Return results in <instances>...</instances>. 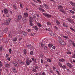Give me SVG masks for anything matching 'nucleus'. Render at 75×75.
I'll return each instance as SVG.
<instances>
[{
  "mask_svg": "<svg viewBox=\"0 0 75 75\" xmlns=\"http://www.w3.org/2000/svg\"><path fill=\"white\" fill-rule=\"evenodd\" d=\"M11 21V20L10 18L7 19L6 21V25H8L10 22Z\"/></svg>",
  "mask_w": 75,
  "mask_h": 75,
  "instance_id": "nucleus-3",
  "label": "nucleus"
},
{
  "mask_svg": "<svg viewBox=\"0 0 75 75\" xmlns=\"http://www.w3.org/2000/svg\"><path fill=\"white\" fill-rule=\"evenodd\" d=\"M59 11L61 12H62V13H64V10L63 9H61L59 10Z\"/></svg>",
  "mask_w": 75,
  "mask_h": 75,
  "instance_id": "nucleus-32",
  "label": "nucleus"
},
{
  "mask_svg": "<svg viewBox=\"0 0 75 75\" xmlns=\"http://www.w3.org/2000/svg\"><path fill=\"white\" fill-rule=\"evenodd\" d=\"M72 58H75V53H74L72 56Z\"/></svg>",
  "mask_w": 75,
  "mask_h": 75,
  "instance_id": "nucleus-50",
  "label": "nucleus"
},
{
  "mask_svg": "<svg viewBox=\"0 0 75 75\" xmlns=\"http://www.w3.org/2000/svg\"><path fill=\"white\" fill-rule=\"evenodd\" d=\"M11 69L14 73H17V70L16 69V68L15 67H12L11 68Z\"/></svg>",
  "mask_w": 75,
  "mask_h": 75,
  "instance_id": "nucleus-4",
  "label": "nucleus"
},
{
  "mask_svg": "<svg viewBox=\"0 0 75 75\" xmlns=\"http://www.w3.org/2000/svg\"><path fill=\"white\" fill-rule=\"evenodd\" d=\"M62 25L64 27H66V28H68L69 26L68 25H67L65 23L63 22L62 23Z\"/></svg>",
  "mask_w": 75,
  "mask_h": 75,
  "instance_id": "nucleus-9",
  "label": "nucleus"
},
{
  "mask_svg": "<svg viewBox=\"0 0 75 75\" xmlns=\"http://www.w3.org/2000/svg\"><path fill=\"white\" fill-rule=\"evenodd\" d=\"M69 11L71 13H72V14H75V12L74 11L72 10H69Z\"/></svg>",
  "mask_w": 75,
  "mask_h": 75,
  "instance_id": "nucleus-38",
  "label": "nucleus"
},
{
  "mask_svg": "<svg viewBox=\"0 0 75 75\" xmlns=\"http://www.w3.org/2000/svg\"><path fill=\"white\" fill-rule=\"evenodd\" d=\"M33 18H34V19H35L36 18V16H35L34 15L33 16Z\"/></svg>",
  "mask_w": 75,
  "mask_h": 75,
  "instance_id": "nucleus-62",
  "label": "nucleus"
},
{
  "mask_svg": "<svg viewBox=\"0 0 75 75\" xmlns=\"http://www.w3.org/2000/svg\"><path fill=\"white\" fill-rule=\"evenodd\" d=\"M13 64L14 66L16 67H18V64L17 62H14Z\"/></svg>",
  "mask_w": 75,
  "mask_h": 75,
  "instance_id": "nucleus-13",
  "label": "nucleus"
},
{
  "mask_svg": "<svg viewBox=\"0 0 75 75\" xmlns=\"http://www.w3.org/2000/svg\"><path fill=\"white\" fill-rule=\"evenodd\" d=\"M38 9L39 10H40V11H42V12H44L45 11L44 9L40 7H39Z\"/></svg>",
  "mask_w": 75,
  "mask_h": 75,
  "instance_id": "nucleus-23",
  "label": "nucleus"
},
{
  "mask_svg": "<svg viewBox=\"0 0 75 75\" xmlns=\"http://www.w3.org/2000/svg\"><path fill=\"white\" fill-rule=\"evenodd\" d=\"M41 61L42 64H43V63H44V60H43L42 59H41Z\"/></svg>",
  "mask_w": 75,
  "mask_h": 75,
  "instance_id": "nucleus-61",
  "label": "nucleus"
},
{
  "mask_svg": "<svg viewBox=\"0 0 75 75\" xmlns=\"http://www.w3.org/2000/svg\"><path fill=\"white\" fill-rule=\"evenodd\" d=\"M47 61L48 62H51V60L49 59L48 58L47 59Z\"/></svg>",
  "mask_w": 75,
  "mask_h": 75,
  "instance_id": "nucleus-39",
  "label": "nucleus"
},
{
  "mask_svg": "<svg viewBox=\"0 0 75 75\" xmlns=\"http://www.w3.org/2000/svg\"><path fill=\"white\" fill-rule=\"evenodd\" d=\"M45 30H46V31H50V30H51V29L50 28H49V29H47L46 28L45 29Z\"/></svg>",
  "mask_w": 75,
  "mask_h": 75,
  "instance_id": "nucleus-56",
  "label": "nucleus"
},
{
  "mask_svg": "<svg viewBox=\"0 0 75 75\" xmlns=\"http://www.w3.org/2000/svg\"><path fill=\"white\" fill-rule=\"evenodd\" d=\"M59 61L60 62H64V61H65V60L64 59H59Z\"/></svg>",
  "mask_w": 75,
  "mask_h": 75,
  "instance_id": "nucleus-37",
  "label": "nucleus"
},
{
  "mask_svg": "<svg viewBox=\"0 0 75 75\" xmlns=\"http://www.w3.org/2000/svg\"><path fill=\"white\" fill-rule=\"evenodd\" d=\"M62 38L61 37H60L59 36L57 37V40L58 41L60 42V41H61V40H62Z\"/></svg>",
  "mask_w": 75,
  "mask_h": 75,
  "instance_id": "nucleus-10",
  "label": "nucleus"
},
{
  "mask_svg": "<svg viewBox=\"0 0 75 75\" xmlns=\"http://www.w3.org/2000/svg\"><path fill=\"white\" fill-rule=\"evenodd\" d=\"M30 55H33V54H34V52H33V51H32L30 52Z\"/></svg>",
  "mask_w": 75,
  "mask_h": 75,
  "instance_id": "nucleus-57",
  "label": "nucleus"
},
{
  "mask_svg": "<svg viewBox=\"0 0 75 75\" xmlns=\"http://www.w3.org/2000/svg\"><path fill=\"white\" fill-rule=\"evenodd\" d=\"M50 35L51 36H54L56 37L57 36V34L53 33H52L50 34Z\"/></svg>",
  "mask_w": 75,
  "mask_h": 75,
  "instance_id": "nucleus-14",
  "label": "nucleus"
},
{
  "mask_svg": "<svg viewBox=\"0 0 75 75\" xmlns=\"http://www.w3.org/2000/svg\"><path fill=\"white\" fill-rule=\"evenodd\" d=\"M59 43L62 45H66V42L64 41V40H61L60 41Z\"/></svg>",
  "mask_w": 75,
  "mask_h": 75,
  "instance_id": "nucleus-2",
  "label": "nucleus"
},
{
  "mask_svg": "<svg viewBox=\"0 0 75 75\" xmlns=\"http://www.w3.org/2000/svg\"><path fill=\"white\" fill-rule=\"evenodd\" d=\"M71 23H74V21H72V20H70V21H69Z\"/></svg>",
  "mask_w": 75,
  "mask_h": 75,
  "instance_id": "nucleus-59",
  "label": "nucleus"
},
{
  "mask_svg": "<svg viewBox=\"0 0 75 75\" xmlns=\"http://www.w3.org/2000/svg\"><path fill=\"white\" fill-rule=\"evenodd\" d=\"M43 48H44V50H48V47H47V46H44L43 47Z\"/></svg>",
  "mask_w": 75,
  "mask_h": 75,
  "instance_id": "nucleus-34",
  "label": "nucleus"
},
{
  "mask_svg": "<svg viewBox=\"0 0 75 75\" xmlns=\"http://www.w3.org/2000/svg\"><path fill=\"white\" fill-rule=\"evenodd\" d=\"M67 54H71V52H70L68 51L67 52Z\"/></svg>",
  "mask_w": 75,
  "mask_h": 75,
  "instance_id": "nucleus-58",
  "label": "nucleus"
},
{
  "mask_svg": "<svg viewBox=\"0 0 75 75\" xmlns=\"http://www.w3.org/2000/svg\"><path fill=\"white\" fill-rule=\"evenodd\" d=\"M44 6L45 8H47V9H48L49 8V7L48 6V5L45 4H44Z\"/></svg>",
  "mask_w": 75,
  "mask_h": 75,
  "instance_id": "nucleus-25",
  "label": "nucleus"
},
{
  "mask_svg": "<svg viewBox=\"0 0 75 75\" xmlns=\"http://www.w3.org/2000/svg\"><path fill=\"white\" fill-rule=\"evenodd\" d=\"M43 15H44V16H46L48 18H49V17L50 18L51 17L50 15H48L47 14H46L45 13H43Z\"/></svg>",
  "mask_w": 75,
  "mask_h": 75,
  "instance_id": "nucleus-8",
  "label": "nucleus"
},
{
  "mask_svg": "<svg viewBox=\"0 0 75 75\" xmlns=\"http://www.w3.org/2000/svg\"><path fill=\"white\" fill-rule=\"evenodd\" d=\"M58 9H59V10H61V9H62V8H63V7L61 5L58 6Z\"/></svg>",
  "mask_w": 75,
  "mask_h": 75,
  "instance_id": "nucleus-17",
  "label": "nucleus"
},
{
  "mask_svg": "<svg viewBox=\"0 0 75 75\" xmlns=\"http://www.w3.org/2000/svg\"><path fill=\"white\" fill-rule=\"evenodd\" d=\"M24 17H25L26 18V17H28V13H24Z\"/></svg>",
  "mask_w": 75,
  "mask_h": 75,
  "instance_id": "nucleus-15",
  "label": "nucleus"
},
{
  "mask_svg": "<svg viewBox=\"0 0 75 75\" xmlns=\"http://www.w3.org/2000/svg\"><path fill=\"white\" fill-rule=\"evenodd\" d=\"M27 31L28 32H29V33H30L31 31V30L30 29H28Z\"/></svg>",
  "mask_w": 75,
  "mask_h": 75,
  "instance_id": "nucleus-53",
  "label": "nucleus"
},
{
  "mask_svg": "<svg viewBox=\"0 0 75 75\" xmlns=\"http://www.w3.org/2000/svg\"><path fill=\"white\" fill-rule=\"evenodd\" d=\"M47 25H52L51 23L49 22H47Z\"/></svg>",
  "mask_w": 75,
  "mask_h": 75,
  "instance_id": "nucleus-41",
  "label": "nucleus"
},
{
  "mask_svg": "<svg viewBox=\"0 0 75 75\" xmlns=\"http://www.w3.org/2000/svg\"><path fill=\"white\" fill-rule=\"evenodd\" d=\"M8 57H9V54H6V55L5 57L6 58H8Z\"/></svg>",
  "mask_w": 75,
  "mask_h": 75,
  "instance_id": "nucleus-42",
  "label": "nucleus"
},
{
  "mask_svg": "<svg viewBox=\"0 0 75 75\" xmlns=\"http://www.w3.org/2000/svg\"><path fill=\"white\" fill-rule=\"evenodd\" d=\"M8 36L10 37H11L12 38L13 37V33L11 32V31L9 32L8 33Z\"/></svg>",
  "mask_w": 75,
  "mask_h": 75,
  "instance_id": "nucleus-5",
  "label": "nucleus"
},
{
  "mask_svg": "<svg viewBox=\"0 0 75 75\" xmlns=\"http://www.w3.org/2000/svg\"><path fill=\"white\" fill-rule=\"evenodd\" d=\"M5 67L6 68H8L9 67V64L7 63H6L5 64Z\"/></svg>",
  "mask_w": 75,
  "mask_h": 75,
  "instance_id": "nucleus-28",
  "label": "nucleus"
},
{
  "mask_svg": "<svg viewBox=\"0 0 75 75\" xmlns=\"http://www.w3.org/2000/svg\"><path fill=\"white\" fill-rule=\"evenodd\" d=\"M70 42L72 44L73 47H75V43L74 42V41H73L72 40H70Z\"/></svg>",
  "mask_w": 75,
  "mask_h": 75,
  "instance_id": "nucleus-12",
  "label": "nucleus"
},
{
  "mask_svg": "<svg viewBox=\"0 0 75 75\" xmlns=\"http://www.w3.org/2000/svg\"><path fill=\"white\" fill-rule=\"evenodd\" d=\"M11 52H12V50L11 49H9V52L11 54L12 53Z\"/></svg>",
  "mask_w": 75,
  "mask_h": 75,
  "instance_id": "nucleus-45",
  "label": "nucleus"
},
{
  "mask_svg": "<svg viewBox=\"0 0 75 75\" xmlns=\"http://www.w3.org/2000/svg\"><path fill=\"white\" fill-rule=\"evenodd\" d=\"M56 23L57 25H59V24H60V23H59V21H56Z\"/></svg>",
  "mask_w": 75,
  "mask_h": 75,
  "instance_id": "nucleus-44",
  "label": "nucleus"
},
{
  "mask_svg": "<svg viewBox=\"0 0 75 75\" xmlns=\"http://www.w3.org/2000/svg\"><path fill=\"white\" fill-rule=\"evenodd\" d=\"M70 30H72V31H74V32H75V30H74V29H73V28H70Z\"/></svg>",
  "mask_w": 75,
  "mask_h": 75,
  "instance_id": "nucleus-51",
  "label": "nucleus"
},
{
  "mask_svg": "<svg viewBox=\"0 0 75 75\" xmlns=\"http://www.w3.org/2000/svg\"><path fill=\"white\" fill-rule=\"evenodd\" d=\"M63 37L64 38H65L66 39H68L69 38L67 36H63Z\"/></svg>",
  "mask_w": 75,
  "mask_h": 75,
  "instance_id": "nucleus-35",
  "label": "nucleus"
},
{
  "mask_svg": "<svg viewBox=\"0 0 75 75\" xmlns=\"http://www.w3.org/2000/svg\"><path fill=\"white\" fill-rule=\"evenodd\" d=\"M4 13L5 14H7L8 13V10L5 9H4Z\"/></svg>",
  "mask_w": 75,
  "mask_h": 75,
  "instance_id": "nucleus-11",
  "label": "nucleus"
},
{
  "mask_svg": "<svg viewBox=\"0 0 75 75\" xmlns=\"http://www.w3.org/2000/svg\"><path fill=\"white\" fill-rule=\"evenodd\" d=\"M18 32L19 34H23V32H22V31L19 30Z\"/></svg>",
  "mask_w": 75,
  "mask_h": 75,
  "instance_id": "nucleus-55",
  "label": "nucleus"
},
{
  "mask_svg": "<svg viewBox=\"0 0 75 75\" xmlns=\"http://www.w3.org/2000/svg\"><path fill=\"white\" fill-rule=\"evenodd\" d=\"M26 62L27 65H29L30 63H31V62H32V61H29V60L28 59H27Z\"/></svg>",
  "mask_w": 75,
  "mask_h": 75,
  "instance_id": "nucleus-6",
  "label": "nucleus"
},
{
  "mask_svg": "<svg viewBox=\"0 0 75 75\" xmlns=\"http://www.w3.org/2000/svg\"><path fill=\"white\" fill-rule=\"evenodd\" d=\"M35 35V33H32L31 34V36H33V35Z\"/></svg>",
  "mask_w": 75,
  "mask_h": 75,
  "instance_id": "nucleus-63",
  "label": "nucleus"
},
{
  "mask_svg": "<svg viewBox=\"0 0 75 75\" xmlns=\"http://www.w3.org/2000/svg\"><path fill=\"white\" fill-rule=\"evenodd\" d=\"M33 72H37V71L35 69L33 68Z\"/></svg>",
  "mask_w": 75,
  "mask_h": 75,
  "instance_id": "nucleus-36",
  "label": "nucleus"
},
{
  "mask_svg": "<svg viewBox=\"0 0 75 75\" xmlns=\"http://www.w3.org/2000/svg\"><path fill=\"white\" fill-rule=\"evenodd\" d=\"M13 8L14 10H16L17 9V8L16 7V6L15 5H13Z\"/></svg>",
  "mask_w": 75,
  "mask_h": 75,
  "instance_id": "nucleus-19",
  "label": "nucleus"
},
{
  "mask_svg": "<svg viewBox=\"0 0 75 75\" xmlns=\"http://www.w3.org/2000/svg\"><path fill=\"white\" fill-rule=\"evenodd\" d=\"M8 31V28H6L4 30H3V32L4 33H6Z\"/></svg>",
  "mask_w": 75,
  "mask_h": 75,
  "instance_id": "nucleus-20",
  "label": "nucleus"
},
{
  "mask_svg": "<svg viewBox=\"0 0 75 75\" xmlns=\"http://www.w3.org/2000/svg\"><path fill=\"white\" fill-rule=\"evenodd\" d=\"M62 68L63 69H66V66L65 65H63L62 66Z\"/></svg>",
  "mask_w": 75,
  "mask_h": 75,
  "instance_id": "nucleus-54",
  "label": "nucleus"
},
{
  "mask_svg": "<svg viewBox=\"0 0 75 75\" xmlns=\"http://www.w3.org/2000/svg\"><path fill=\"white\" fill-rule=\"evenodd\" d=\"M48 47H49V48H51L52 47V45L51 44H49L48 45Z\"/></svg>",
  "mask_w": 75,
  "mask_h": 75,
  "instance_id": "nucleus-33",
  "label": "nucleus"
},
{
  "mask_svg": "<svg viewBox=\"0 0 75 75\" xmlns=\"http://www.w3.org/2000/svg\"><path fill=\"white\" fill-rule=\"evenodd\" d=\"M22 20L24 23H25V22H26V21H27V19H26V18L24 17H23Z\"/></svg>",
  "mask_w": 75,
  "mask_h": 75,
  "instance_id": "nucleus-18",
  "label": "nucleus"
},
{
  "mask_svg": "<svg viewBox=\"0 0 75 75\" xmlns=\"http://www.w3.org/2000/svg\"><path fill=\"white\" fill-rule=\"evenodd\" d=\"M56 72L57 73V74H58V75H60L59 72L58 71L56 70Z\"/></svg>",
  "mask_w": 75,
  "mask_h": 75,
  "instance_id": "nucleus-60",
  "label": "nucleus"
},
{
  "mask_svg": "<svg viewBox=\"0 0 75 75\" xmlns=\"http://www.w3.org/2000/svg\"><path fill=\"white\" fill-rule=\"evenodd\" d=\"M54 28L55 30H58V28L56 26H54Z\"/></svg>",
  "mask_w": 75,
  "mask_h": 75,
  "instance_id": "nucleus-52",
  "label": "nucleus"
},
{
  "mask_svg": "<svg viewBox=\"0 0 75 75\" xmlns=\"http://www.w3.org/2000/svg\"><path fill=\"white\" fill-rule=\"evenodd\" d=\"M29 19H30L29 22H30V23L29 24L31 26H33V24L31 23H33V18L31 17V16H29Z\"/></svg>",
  "mask_w": 75,
  "mask_h": 75,
  "instance_id": "nucleus-1",
  "label": "nucleus"
},
{
  "mask_svg": "<svg viewBox=\"0 0 75 75\" xmlns=\"http://www.w3.org/2000/svg\"><path fill=\"white\" fill-rule=\"evenodd\" d=\"M3 49V47L2 46L0 47V51H2V50Z\"/></svg>",
  "mask_w": 75,
  "mask_h": 75,
  "instance_id": "nucleus-48",
  "label": "nucleus"
},
{
  "mask_svg": "<svg viewBox=\"0 0 75 75\" xmlns=\"http://www.w3.org/2000/svg\"><path fill=\"white\" fill-rule=\"evenodd\" d=\"M67 65L69 68H72V65H71V64L70 63H67Z\"/></svg>",
  "mask_w": 75,
  "mask_h": 75,
  "instance_id": "nucleus-21",
  "label": "nucleus"
},
{
  "mask_svg": "<svg viewBox=\"0 0 75 75\" xmlns=\"http://www.w3.org/2000/svg\"><path fill=\"white\" fill-rule=\"evenodd\" d=\"M7 60L8 61H11V57H9L7 58Z\"/></svg>",
  "mask_w": 75,
  "mask_h": 75,
  "instance_id": "nucleus-40",
  "label": "nucleus"
},
{
  "mask_svg": "<svg viewBox=\"0 0 75 75\" xmlns=\"http://www.w3.org/2000/svg\"><path fill=\"white\" fill-rule=\"evenodd\" d=\"M18 62L19 64H24V62H21L20 60H19L18 61Z\"/></svg>",
  "mask_w": 75,
  "mask_h": 75,
  "instance_id": "nucleus-27",
  "label": "nucleus"
},
{
  "mask_svg": "<svg viewBox=\"0 0 75 75\" xmlns=\"http://www.w3.org/2000/svg\"><path fill=\"white\" fill-rule=\"evenodd\" d=\"M37 25L38 26V27H41V25L40 23H38Z\"/></svg>",
  "mask_w": 75,
  "mask_h": 75,
  "instance_id": "nucleus-46",
  "label": "nucleus"
},
{
  "mask_svg": "<svg viewBox=\"0 0 75 75\" xmlns=\"http://www.w3.org/2000/svg\"><path fill=\"white\" fill-rule=\"evenodd\" d=\"M22 18V16H21V15H20L18 16V18L17 20H21Z\"/></svg>",
  "mask_w": 75,
  "mask_h": 75,
  "instance_id": "nucleus-16",
  "label": "nucleus"
},
{
  "mask_svg": "<svg viewBox=\"0 0 75 75\" xmlns=\"http://www.w3.org/2000/svg\"><path fill=\"white\" fill-rule=\"evenodd\" d=\"M70 4H71L72 6L75 7V3H74L73 2H70Z\"/></svg>",
  "mask_w": 75,
  "mask_h": 75,
  "instance_id": "nucleus-24",
  "label": "nucleus"
},
{
  "mask_svg": "<svg viewBox=\"0 0 75 75\" xmlns=\"http://www.w3.org/2000/svg\"><path fill=\"white\" fill-rule=\"evenodd\" d=\"M33 28L34 29H35L36 31H37L38 29V27H37V26H33Z\"/></svg>",
  "mask_w": 75,
  "mask_h": 75,
  "instance_id": "nucleus-26",
  "label": "nucleus"
},
{
  "mask_svg": "<svg viewBox=\"0 0 75 75\" xmlns=\"http://www.w3.org/2000/svg\"><path fill=\"white\" fill-rule=\"evenodd\" d=\"M0 67H3V62L1 61H0Z\"/></svg>",
  "mask_w": 75,
  "mask_h": 75,
  "instance_id": "nucleus-30",
  "label": "nucleus"
},
{
  "mask_svg": "<svg viewBox=\"0 0 75 75\" xmlns=\"http://www.w3.org/2000/svg\"><path fill=\"white\" fill-rule=\"evenodd\" d=\"M58 64H59V66H60V68H61V67H62V64H61V63L59 62Z\"/></svg>",
  "mask_w": 75,
  "mask_h": 75,
  "instance_id": "nucleus-47",
  "label": "nucleus"
},
{
  "mask_svg": "<svg viewBox=\"0 0 75 75\" xmlns=\"http://www.w3.org/2000/svg\"><path fill=\"white\" fill-rule=\"evenodd\" d=\"M17 38H14L13 41L14 42L16 41H17Z\"/></svg>",
  "mask_w": 75,
  "mask_h": 75,
  "instance_id": "nucleus-49",
  "label": "nucleus"
},
{
  "mask_svg": "<svg viewBox=\"0 0 75 75\" xmlns=\"http://www.w3.org/2000/svg\"><path fill=\"white\" fill-rule=\"evenodd\" d=\"M34 68L36 69H38V66H34Z\"/></svg>",
  "mask_w": 75,
  "mask_h": 75,
  "instance_id": "nucleus-43",
  "label": "nucleus"
},
{
  "mask_svg": "<svg viewBox=\"0 0 75 75\" xmlns=\"http://www.w3.org/2000/svg\"><path fill=\"white\" fill-rule=\"evenodd\" d=\"M22 34H23V35L25 36L27 35V33L25 32H22Z\"/></svg>",
  "mask_w": 75,
  "mask_h": 75,
  "instance_id": "nucleus-29",
  "label": "nucleus"
},
{
  "mask_svg": "<svg viewBox=\"0 0 75 75\" xmlns=\"http://www.w3.org/2000/svg\"><path fill=\"white\" fill-rule=\"evenodd\" d=\"M32 61H34L35 64H37V61L36 60V59H34V58H32Z\"/></svg>",
  "mask_w": 75,
  "mask_h": 75,
  "instance_id": "nucleus-22",
  "label": "nucleus"
},
{
  "mask_svg": "<svg viewBox=\"0 0 75 75\" xmlns=\"http://www.w3.org/2000/svg\"><path fill=\"white\" fill-rule=\"evenodd\" d=\"M23 52H24V54L25 55H26L27 54V51L26 50L24 49L23 50Z\"/></svg>",
  "mask_w": 75,
  "mask_h": 75,
  "instance_id": "nucleus-31",
  "label": "nucleus"
},
{
  "mask_svg": "<svg viewBox=\"0 0 75 75\" xmlns=\"http://www.w3.org/2000/svg\"><path fill=\"white\" fill-rule=\"evenodd\" d=\"M27 47L28 48H29V49H31V50H32V49H33V47L32 46V45H27Z\"/></svg>",
  "mask_w": 75,
  "mask_h": 75,
  "instance_id": "nucleus-7",
  "label": "nucleus"
},
{
  "mask_svg": "<svg viewBox=\"0 0 75 75\" xmlns=\"http://www.w3.org/2000/svg\"><path fill=\"white\" fill-rule=\"evenodd\" d=\"M72 10H73L74 11H75V8H72Z\"/></svg>",
  "mask_w": 75,
  "mask_h": 75,
  "instance_id": "nucleus-64",
  "label": "nucleus"
}]
</instances>
